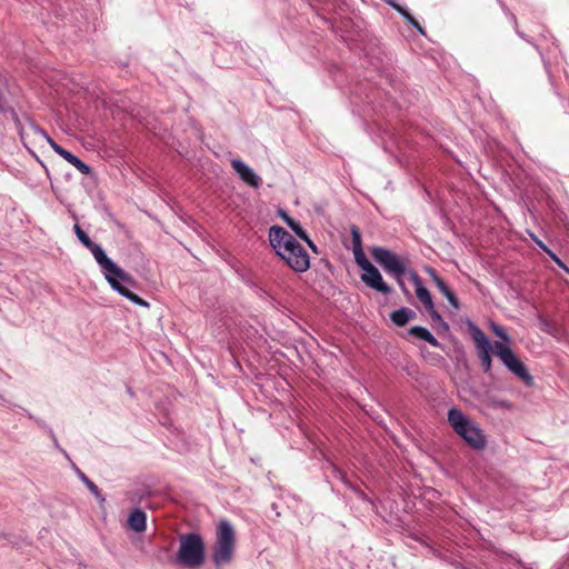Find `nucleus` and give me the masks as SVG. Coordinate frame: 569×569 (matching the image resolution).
<instances>
[{"label": "nucleus", "mask_w": 569, "mask_h": 569, "mask_svg": "<svg viewBox=\"0 0 569 569\" xmlns=\"http://www.w3.org/2000/svg\"><path fill=\"white\" fill-rule=\"evenodd\" d=\"M51 437H52V439H53V441H54V445L58 447V440L56 439V437H54V435H53V432H52V431H51Z\"/></svg>", "instance_id": "obj_34"}, {"label": "nucleus", "mask_w": 569, "mask_h": 569, "mask_svg": "<svg viewBox=\"0 0 569 569\" xmlns=\"http://www.w3.org/2000/svg\"><path fill=\"white\" fill-rule=\"evenodd\" d=\"M426 310L435 322H437L441 327H443L445 330H448L449 327H448L447 322L443 320L441 315L436 310L435 305H432V309H426Z\"/></svg>", "instance_id": "obj_21"}, {"label": "nucleus", "mask_w": 569, "mask_h": 569, "mask_svg": "<svg viewBox=\"0 0 569 569\" xmlns=\"http://www.w3.org/2000/svg\"><path fill=\"white\" fill-rule=\"evenodd\" d=\"M445 297L455 309H459V301L451 290Z\"/></svg>", "instance_id": "obj_23"}, {"label": "nucleus", "mask_w": 569, "mask_h": 569, "mask_svg": "<svg viewBox=\"0 0 569 569\" xmlns=\"http://www.w3.org/2000/svg\"><path fill=\"white\" fill-rule=\"evenodd\" d=\"M531 238L533 239V241L545 251L547 252V250H549V248L541 241L539 240L535 234L531 233Z\"/></svg>", "instance_id": "obj_27"}, {"label": "nucleus", "mask_w": 569, "mask_h": 569, "mask_svg": "<svg viewBox=\"0 0 569 569\" xmlns=\"http://www.w3.org/2000/svg\"><path fill=\"white\" fill-rule=\"evenodd\" d=\"M435 284L443 296L450 291V289L447 287L442 279H436Z\"/></svg>", "instance_id": "obj_24"}, {"label": "nucleus", "mask_w": 569, "mask_h": 569, "mask_svg": "<svg viewBox=\"0 0 569 569\" xmlns=\"http://www.w3.org/2000/svg\"><path fill=\"white\" fill-rule=\"evenodd\" d=\"M371 256L387 273L397 280L401 289L407 292L405 282L402 280V276L406 272V266L403 261L396 253L382 247H373L371 249Z\"/></svg>", "instance_id": "obj_6"}, {"label": "nucleus", "mask_w": 569, "mask_h": 569, "mask_svg": "<svg viewBox=\"0 0 569 569\" xmlns=\"http://www.w3.org/2000/svg\"><path fill=\"white\" fill-rule=\"evenodd\" d=\"M352 251L355 260L357 264L362 269V271L372 266V263L367 259L362 248H358Z\"/></svg>", "instance_id": "obj_19"}, {"label": "nucleus", "mask_w": 569, "mask_h": 569, "mask_svg": "<svg viewBox=\"0 0 569 569\" xmlns=\"http://www.w3.org/2000/svg\"><path fill=\"white\" fill-rule=\"evenodd\" d=\"M278 256L296 272H305L310 267L309 254L297 240Z\"/></svg>", "instance_id": "obj_7"}, {"label": "nucleus", "mask_w": 569, "mask_h": 569, "mask_svg": "<svg viewBox=\"0 0 569 569\" xmlns=\"http://www.w3.org/2000/svg\"><path fill=\"white\" fill-rule=\"evenodd\" d=\"M303 241L307 242V244L309 246V248L313 251V252H318L317 250V246L311 241V239L309 238V236L307 234V239H302Z\"/></svg>", "instance_id": "obj_31"}, {"label": "nucleus", "mask_w": 569, "mask_h": 569, "mask_svg": "<svg viewBox=\"0 0 569 569\" xmlns=\"http://www.w3.org/2000/svg\"><path fill=\"white\" fill-rule=\"evenodd\" d=\"M206 549L203 538L197 532L179 537V549L176 561L179 566L196 569L204 563Z\"/></svg>", "instance_id": "obj_5"}, {"label": "nucleus", "mask_w": 569, "mask_h": 569, "mask_svg": "<svg viewBox=\"0 0 569 569\" xmlns=\"http://www.w3.org/2000/svg\"><path fill=\"white\" fill-rule=\"evenodd\" d=\"M427 273L430 276V278L432 279V281H433V282H436V279H441V278L437 274L436 270H435V269H432V268H428V269H427Z\"/></svg>", "instance_id": "obj_30"}, {"label": "nucleus", "mask_w": 569, "mask_h": 569, "mask_svg": "<svg viewBox=\"0 0 569 569\" xmlns=\"http://www.w3.org/2000/svg\"><path fill=\"white\" fill-rule=\"evenodd\" d=\"M500 407L502 408H506V409H510L511 408V403L509 401H501L499 403Z\"/></svg>", "instance_id": "obj_32"}, {"label": "nucleus", "mask_w": 569, "mask_h": 569, "mask_svg": "<svg viewBox=\"0 0 569 569\" xmlns=\"http://www.w3.org/2000/svg\"><path fill=\"white\" fill-rule=\"evenodd\" d=\"M416 317V312L407 307H402L398 310H395L390 315L391 321L399 327L405 326L407 322L412 320Z\"/></svg>", "instance_id": "obj_14"}, {"label": "nucleus", "mask_w": 569, "mask_h": 569, "mask_svg": "<svg viewBox=\"0 0 569 569\" xmlns=\"http://www.w3.org/2000/svg\"><path fill=\"white\" fill-rule=\"evenodd\" d=\"M518 36H520L521 38H523V34L519 31H517Z\"/></svg>", "instance_id": "obj_35"}, {"label": "nucleus", "mask_w": 569, "mask_h": 569, "mask_svg": "<svg viewBox=\"0 0 569 569\" xmlns=\"http://www.w3.org/2000/svg\"><path fill=\"white\" fill-rule=\"evenodd\" d=\"M410 24L416 28L421 34H425V30L423 28L420 26V23L415 19L412 18Z\"/></svg>", "instance_id": "obj_29"}, {"label": "nucleus", "mask_w": 569, "mask_h": 569, "mask_svg": "<svg viewBox=\"0 0 569 569\" xmlns=\"http://www.w3.org/2000/svg\"><path fill=\"white\" fill-rule=\"evenodd\" d=\"M387 3L392 7L393 9H396L398 12L401 11V9H403L405 7L400 6L396 0H387Z\"/></svg>", "instance_id": "obj_28"}, {"label": "nucleus", "mask_w": 569, "mask_h": 569, "mask_svg": "<svg viewBox=\"0 0 569 569\" xmlns=\"http://www.w3.org/2000/svg\"><path fill=\"white\" fill-rule=\"evenodd\" d=\"M129 527L136 532H142L147 527V516L141 509H134L128 518Z\"/></svg>", "instance_id": "obj_13"}, {"label": "nucleus", "mask_w": 569, "mask_h": 569, "mask_svg": "<svg viewBox=\"0 0 569 569\" xmlns=\"http://www.w3.org/2000/svg\"><path fill=\"white\" fill-rule=\"evenodd\" d=\"M73 230L79 241L92 253L110 287L132 303L149 307L146 300L130 290V287L136 284L133 278L112 261L102 247L93 242L78 223L73 226Z\"/></svg>", "instance_id": "obj_1"}, {"label": "nucleus", "mask_w": 569, "mask_h": 569, "mask_svg": "<svg viewBox=\"0 0 569 569\" xmlns=\"http://www.w3.org/2000/svg\"><path fill=\"white\" fill-rule=\"evenodd\" d=\"M490 329L498 338L501 339V341H496L492 345L493 353L501 360V362L507 367V369L511 371L520 380H522L526 386H532L533 378L528 372L523 362L510 349V337L508 336L506 330L495 322L490 323Z\"/></svg>", "instance_id": "obj_2"}, {"label": "nucleus", "mask_w": 569, "mask_h": 569, "mask_svg": "<svg viewBox=\"0 0 569 569\" xmlns=\"http://www.w3.org/2000/svg\"><path fill=\"white\" fill-rule=\"evenodd\" d=\"M77 473L79 476V478L81 479V481L86 485V487L88 488V490L97 498L100 500V502H103L104 501V497L101 495L99 488L97 487L96 483H93L82 471H80L79 469H77Z\"/></svg>", "instance_id": "obj_17"}, {"label": "nucleus", "mask_w": 569, "mask_h": 569, "mask_svg": "<svg viewBox=\"0 0 569 569\" xmlns=\"http://www.w3.org/2000/svg\"><path fill=\"white\" fill-rule=\"evenodd\" d=\"M399 13L406 19V21L408 23L411 22L413 17L410 14V12L406 8L401 9V11Z\"/></svg>", "instance_id": "obj_26"}, {"label": "nucleus", "mask_w": 569, "mask_h": 569, "mask_svg": "<svg viewBox=\"0 0 569 569\" xmlns=\"http://www.w3.org/2000/svg\"><path fill=\"white\" fill-rule=\"evenodd\" d=\"M361 281L369 288L383 295L391 292V288L383 281L380 271L373 264L363 270Z\"/></svg>", "instance_id": "obj_10"}, {"label": "nucleus", "mask_w": 569, "mask_h": 569, "mask_svg": "<svg viewBox=\"0 0 569 569\" xmlns=\"http://www.w3.org/2000/svg\"><path fill=\"white\" fill-rule=\"evenodd\" d=\"M472 339L476 345L481 367L483 371L488 373L491 370V352H493L492 345L488 337L478 327H473L472 329Z\"/></svg>", "instance_id": "obj_8"}, {"label": "nucleus", "mask_w": 569, "mask_h": 569, "mask_svg": "<svg viewBox=\"0 0 569 569\" xmlns=\"http://www.w3.org/2000/svg\"><path fill=\"white\" fill-rule=\"evenodd\" d=\"M409 333L418 339L425 340L433 347H440V342L425 327L415 326L409 329Z\"/></svg>", "instance_id": "obj_15"}, {"label": "nucleus", "mask_w": 569, "mask_h": 569, "mask_svg": "<svg viewBox=\"0 0 569 569\" xmlns=\"http://www.w3.org/2000/svg\"><path fill=\"white\" fill-rule=\"evenodd\" d=\"M36 132L42 136L47 140L49 146L52 148V150L63 158V154H66L68 150H66L60 144H58L53 139H51L44 130L36 128Z\"/></svg>", "instance_id": "obj_18"}, {"label": "nucleus", "mask_w": 569, "mask_h": 569, "mask_svg": "<svg viewBox=\"0 0 569 569\" xmlns=\"http://www.w3.org/2000/svg\"><path fill=\"white\" fill-rule=\"evenodd\" d=\"M448 423L468 446L482 450L487 445L486 436L479 425L468 418L460 409L451 408L447 413Z\"/></svg>", "instance_id": "obj_4"}, {"label": "nucleus", "mask_w": 569, "mask_h": 569, "mask_svg": "<svg viewBox=\"0 0 569 569\" xmlns=\"http://www.w3.org/2000/svg\"><path fill=\"white\" fill-rule=\"evenodd\" d=\"M63 159L74 166L82 174H90L91 168L70 151L63 154Z\"/></svg>", "instance_id": "obj_16"}, {"label": "nucleus", "mask_w": 569, "mask_h": 569, "mask_svg": "<svg viewBox=\"0 0 569 569\" xmlns=\"http://www.w3.org/2000/svg\"><path fill=\"white\" fill-rule=\"evenodd\" d=\"M281 216H282V218H283V220L286 221V223H287V224H288V221L293 220L292 218H290V217H289L287 213H284V212H282V213H281Z\"/></svg>", "instance_id": "obj_33"}, {"label": "nucleus", "mask_w": 569, "mask_h": 569, "mask_svg": "<svg viewBox=\"0 0 569 569\" xmlns=\"http://www.w3.org/2000/svg\"><path fill=\"white\" fill-rule=\"evenodd\" d=\"M237 536L231 522L221 519L216 529V539L211 547V560L216 568L231 563L236 552Z\"/></svg>", "instance_id": "obj_3"}, {"label": "nucleus", "mask_w": 569, "mask_h": 569, "mask_svg": "<svg viewBox=\"0 0 569 569\" xmlns=\"http://www.w3.org/2000/svg\"><path fill=\"white\" fill-rule=\"evenodd\" d=\"M547 253L559 267L569 272V269L566 267V264L550 249L547 250Z\"/></svg>", "instance_id": "obj_25"}, {"label": "nucleus", "mask_w": 569, "mask_h": 569, "mask_svg": "<svg viewBox=\"0 0 569 569\" xmlns=\"http://www.w3.org/2000/svg\"><path fill=\"white\" fill-rule=\"evenodd\" d=\"M288 227L300 238L307 239V232L301 227L300 222L297 220L288 221Z\"/></svg>", "instance_id": "obj_20"}, {"label": "nucleus", "mask_w": 569, "mask_h": 569, "mask_svg": "<svg viewBox=\"0 0 569 569\" xmlns=\"http://www.w3.org/2000/svg\"><path fill=\"white\" fill-rule=\"evenodd\" d=\"M409 277L415 286L416 296L419 299V301L423 305L426 309H432L433 301L431 295L429 290L423 286L419 274L416 271H410Z\"/></svg>", "instance_id": "obj_12"}, {"label": "nucleus", "mask_w": 569, "mask_h": 569, "mask_svg": "<svg viewBox=\"0 0 569 569\" xmlns=\"http://www.w3.org/2000/svg\"><path fill=\"white\" fill-rule=\"evenodd\" d=\"M352 250L362 248L361 233L357 227H351Z\"/></svg>", "instance_id": "obj_22"}, {"label": "nucleus", "mask_w": 569, "mask_h": 569, "mask_svg": "<svg viewBox=\"0 0 569 569\" xmlns=\"http://www.w3.org/2000/svg\"><path fill=\"white\" fill-rule=\"evenodd\" d=\"M231 167L248 186L258 189L261 186V178L241 159H232Z\"/></svg>", "instance_id": "obj_11"}, {"label": "nucleus", "mask_w": 569, "mask_h": 569, "mask_svg": "<svg viewBox=\"0 0 569 569\" xmlns=\"http://www.w3.org/2000/svg\"><path fill=\"white\" fill-rule=\"evenodd\" d=\"M269 241L276 253L279 254V252L286 251V248L292 246V242L296 241V239L284 228L280 226H272L269 229Z\"/></svg>", "instance_id": "obj_9"}]
</instances>
